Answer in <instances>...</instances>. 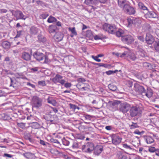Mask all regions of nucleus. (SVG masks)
Returning <instances> with one entry per match:
<instances>
[{"label": "nucleus", "instance_id": "9d476101", "mask_svg": "<svg viewBox=\"0 0 159 159\" xmlns=\"http://www.w3.org/2000/svg\"><path fill=\"white\" fill-rule=\"evenodd\" d=\"M111 138L112 143L114 145L118 144L121 142V139L117 135H112Z\"/></svg>", "mask_w": 159, "mask_h": 159}, {"label": "nucleus", "instance_id": "0eeeda50", "mask_svg": "<svg viewBox=\"0 0 159 159\" xmlns=\"http://www.w3.org/2000/svg\"><path fill=\"white\" fill-rule=\"evenodd\" d=\"M32 51L30 50V53L24 52L21 54V58L26 61H29L31 59V56L32 55Z\"/></svg>", "mask_w": 159, "mask_h": 159}, {"label": "nucleus", "instance_id": "052dcab7", "mask_svg": "<svg viewBox=\"0 0 159 159\" xmlns=\"http://www.w3.org/2000/svg\"><path fill=\"white\" fill-rule=\"evenodd\" d=\"M87 146L88 147L93 148V149L94 148V144L92 143H88Z\"/></svg>", "mask_w": 159, "mask_h": 159}, {"label": "nucleus", "instance_id": "cd10ccee", "mask_svg": "<svg viewBox=\"0 0 159 159\" xmlns=\"http://www.w3.org/2000/svg\"><path fill=\"white\" fill-rule=\"evenodd\" d=\"M38 40L39 42L44 43L46 41V39L42 35H39L38 36Z\"/></svg>", "mask_w": 159, "mask_h": 159}, {"label": "nucleus", "instance_id": "79ce46f5", "mask_svg": "<svg viewBox=\"0 0 159 159\" xmlns=\"http://www.w3.org/2000/svg\"><path fill=\"white\" fill-rule=\"evenodd\" d=\"M131 129H134L135 128H138L139 126L138 125L137 123H133L132 124L130 125Z\"/></svg>", "mask_w": 159, "mask_h": 159}, {"label": "nucleus", "instance_id": "2f4dec72", "mask_svg": "<svg viewBox=\"0 0 159 159\" xmlns=\"http://www.w3.org/2000/svg\"><path fill=\"white\" fill-rule=\"evenodd\" d=\"M139 8L142 10H148L147 7H145L141 2H139L138 4Z\"/></svg>", "mask_w": 159, "mask_h": 159}, {"label": "nucleus", "instance_id": "3c124183", "mask_svg": "<svg viewBox=\"0 0 159 159\" xmlns=\"http://www.w3.org/2000/svg\"><path fill=\"white\" fill-rule=\"evenodd\" d=\"M156 149L155 148L153 147H151L148 149L149 151L151 152H155Z\"/></svg>", "mask_w": 159, "mask_h": 159}, {"label": "nucleus", "instance_id": "a211bd4d", "mask_svg": "<svg viewBox=\"0 0 159 159\" xmlns=\"http://www.w3.org/2000/svg\"><path fill=\"white\" fill-rule=\"evenodd\" d=\"M146 15L150 18H156L157 16V14L153 11H148Z\"/></svg>", "mask_w": 159, "mask_h": 159}, {"label": "nucleus", "instance_id": "6ab92c4d", "mask_svg": "<svg viewBox=\"0 0 159 159\" xmlns=\"http://www.w3.org/2000/svg\"><path fill=\"white\" fill-rule=\"evenodd\" d=\"M57 30V27L55 25H51L49 26L48 31L49 33H53L55 32Z\"/></svg>", "mask_w": 159, "mask_h": 159}, {"label": "nucleus", "instance_id": "864d4df0", "mask_svg": "<svg viewBox=\"0 0 159 159\" xmlns=\"http://www.w3.org/2000/svg\"><path fill=\"white\" fill-rule=\"evenodd\" d=\"M126 13L129 15H134L135 13V11H126Z\"/></svg>", "mask_w": 159, "mask_h": 159}, {"label": "nucleus", "instance_id": "49530a36", "mask_svg": "<svg viewBox=\"0 0 159 159\" xmlns=\"http://www.w3.org/2000/svg\"><path fill=\"white\" fill-rule=\"evenodd\" d=\"M119 159H131L130 158H128L126 155L123 154H121L119 156Z\"/></svg>", "mask_w": 159, "mask_h": 159}, {"label": "nucleus", "instance_id": "ea45409f", "mask_svg": "<svg viewBox=\"0 0 159 159\" xmlns=\"http://www.w3.org/2000/svg\"><path fill=\"white\" fill-rule=\"evenodd\" d=\"M120 102L118 101H116L112 103V105L116 107H119L120 104Z\"/></svg>", "mask_w": 159, "mask_h": 159}, {"label": "nucleus", "instance_id": "a878e982", "mask_svg": "<svg viewBox=\"0 0 159 159\" xmlns=\"http://www.w3.org/2000/svg\"><path fill=\"white\" fill-rule=\"evenodd\" d=\"M115 33H116V35L118 37L121 36L122 37L123 36V34H124V31L121 29H119L117 31H116V30Z\"/></svg>", "mask_w": 159, "mask_h": 159}, {"label": "nucleus", "instance_id": "bb28decb", "mask_svg": "<svg viewBox=\"0 0 159 159\" xmlns=\"http://www.w3.org/2000/svg\"><path fill=\"white\" fill-rule=\"evenodd\" d=\"M141 21L139 18H135L133 20V25L139 26L141 24Z\"/></svg>", "mask_w": 159, "mask_h": 159}, {"label": "nucleus", "instance_id": "412c9836", "mask_svg": "<svg viewBox=\"0 0 159 159\" xmlns=\"http://www.w3.org/2000/svg\"><path fill=\"white\" fill-rule=\"evenodd\" d=\"M68 30L71 33V34H70V36L71 37H73L74 35H77V33L75 27L73 28L69 27L68 28Z\"/></svg>", "mask_w": 159, "mask_h": 159}, {"label": "nucleus", "instance_id": "774afa93", "mask_svg": "<svg viewBox=\"0 0 159 159\" xmlns=\"http://www.w3.org/2000/svg\"><path fill=\"white\" fill-rule=\"evenodd\" d=\"M138 39L142 42H144V40L143 37L139 36H138Z\"/></svg>", "mask_w": 159, "mask_h": 159}, {"label": "nucleus", "instance_id": "4d7b16f0", "mask_svg": "<svg viewBox=\"0 0 159 159\" xmlns=\"http://www.w3.org/2000/svg\"><path fill=\"white\" fill-rule=\"evenodd\" d=\"M122 145L123 147L124 148L130 150L132 149V148L129 146L127 144H123Z\"/></svg>", "mask_w": 159, "mask_h": 159}, {"label": "nucleus", "instance_id": "680f3d73", "mask_svg": "<svg viewBox=\"0 0 159 159\" xmlns=\"http://www.w3.org/2000/svg\"><path fill=\"white\" fill-rule=\"evenodd\" d=\"M144 132L143 131H142L141 132H140L138 130H136L134 132V134H137L139 135H141L142 134H143Z\"/></svg>", "mask_w": 159, "mask_h": 159}, {"label": "nucleus", "instance_id": "e433bc0d", "mask_svg": "<svg viewBox=\"0 0 159 159\" xmlns=\"http://www.w3.org/2000/svg\"><path fill=\"white\" fill-rule=\"evenodd\" d=\"M108 87L110 90L112 91H115L117 89L116 86L111 84H109L108 85Z\"/></svg>", "mask_w": 159, "mask_h": 159}, {"label": "nucleus", "instance_id": "f704fd0d", "mask_svg": "<svg viewBox=\"0 0 159 159\" xmlns=\"http://www.w3.org/2000/svg\"><path fill=\"white\" fill-rule=\"evenodd\" d=\"M154 47L155 50L159 52V41H156L154 43Z\"/></svg>", "mask_w": 159, "mask_h": 159}, {"label": "nucleus", "instance_id": "13d9d810", "mask_svg": "<svg viewBox=\"0 0 159 159\" xmlns=\"http://www.w3.org/2000/svg\"><path fill=\"white\" fill-rule=\"evenodd\" d=\"M39 143L40 144L43 146H46L47 144H48V143L47 142H45L43 140L41 139L40 140Z\"/></svg>", "mask_w": 159, "mask_h": 159}, {"label": "nucleus", "instance_id": "bf43d9fd", "mask_svg": "<svg viewBox=\"0 0 159 159\" xmlns=\"http://www.w3.org/2000/svg\"><path fill=\"white\" fill-rule=\"evenodd\" d=\"M38 84L42 86H44L46 85L45 82L44 81H39Z\"/></svg>", "mask_w": 159, "mask_h": 159}, {"label": "nucleus", "instance_id": "2eb2a0df", "mask_svg": "<svg viewBox=\"0 0 159 159\" xmlns=\"http://www.w3.org/2000/svg\"><path fill=\"white\" fill-rule=\"evenodd\" d=\"M23 155L27 159H35V155L34 154L30 152H26L23 154Z\"/></svg>", "mask_w": 159, "mask_h": 159}, {"label": "nucleus", "instance_id": "4c0bfd02", "mask_svg": "<svg viewBox=\"0 0 159 159\" xmlns=\"http://www.w3.org/2000/svg\"><path fill=\"white\" fill-rule=\"evenodd\" d=\"M133 18H128L127 19L128 22V26H131L133 25Z\"/></svg>", "mask_w": 159, "mask_h": 159}, {"label": "nucleus", "instance_id": "b1692460", "mask_svg": "<svg viewBox=\"0 0 159 159\" xmlns=\"http://www.w3.org/2000/svg\"><path fill=\"white\" fill-rule=\"evenodd\" d=\"M123 8L124 10H134V8L131 7L129 4L127 3H126L123 6Z\"/></svg>", "mask_w": 159, "mask_h": 159}, {"label": "nucleus", "instance_id": "423d86ee", "mask_svg": "<svg viewBox=\"0 0 159 159\" xmlns=\"http://www.w3.org/2000/svg\"><path fill=\"white\" fill-rule=\"evenodd\" d=\"M121 39L124 43L127 44H131L134 41V39L132 36L130 35L123 36Z\"/></svg>", "mask_w": 159, "mask_h": 159}, {"label": "nucleus", "instance_id": "39448f33", "mask_svg": "<svg viewBox=\"0 0 159 159\" xmlns=\"http://www.w3.org/2000/svg\"><path fill=\"white\" fill-rule=\"evenodd\" d=\"M129 114L131 117L136 116L139 113V108L137 106H133L130 107L129 109Z\"/></svg>", "mask_w": 159, "mask_h": 159}, {"label": "nucleus", "instance_id": "20e7f679", "mask_svg": "<svg viewBox=\"0 0 159 159\" xmlns=\"http://www.w3.org/2000/svg\"><path fill=\"white\" fill-rule=\"evenodd\" d=\"M124 58L126 59L129 61L131 62V61H135L137 58V57L134 53H129L125 52Z\"/></svg>", "mask_w": 159, "mask_h": 159}, {"label": "nucleus", "instance_id": "7ed1b4c3", "mask_svg": "<svg viewBox=\"0 0 159 159\" xmlns=\"http://www.w3.org/2000/svg\"><path fill=\"white\" fill-rule=\"evenodd\" d=\"M131 105L126 102L120 103V104L119 109L124 113H126L130 108Z\"/></svg>", "mask_w": 159, "mask_h": 159}, {"label": "nucleus", "instance_id": "603ef678", "mask_svg": "<svg viewBox=\"0 0 159 159\" xmlns=\"http://www.w3.org/2000/svg\"><path fill=\"white\" fill-rule=\"evenodd\" d=\"M51 142L52 143H56L57 144H60V143L59 141L56 139H54L53 138L51 139H50Z\"/></svg>", "mask_w": 159, "mask_h": 159}, {"label": "nucleus", "instance_id": "58836bf2", "mask_svg": "<svg viewBox=\"0 0 159 159\" xmlns=\"http://www.w3.org/2000/svg\"><path fill=\"white\" fill-rule=\"evenodd\" d=\"M113 54L116 55L117 57L124 58V57L125 55V52L122 53L113 52Z\"/></svg>", "mask_w": 159, "mask_h": 159}, {"label": "nucleus", "instance_id": "8fccbe9b", "mask_svg": "<svg viewBox=\"0 0 159 159\" xmlns=\"http://www.w3.org/2000/svg\"><path fill=\"white\" fill-rule=\"evenodd\" d=\"M44 61L43 63L48 64L50 62V60L48 59L47 56L45 55V57L44 58Z\"/></svg>", "mask_w": 159, "mask_h": 159}, {"label": "nucleus", "instance_id": "c85d7f7f", "mask_svg": "<svg viewBox=\"0 0 159 159\" xmlns=\"http://www.w3.org/2000/svg\"><path fill=\"white\" fill-rule=\"evenodd\" d=\"M96 2L97 1L95 0H85L84 3L87 5H90V4H95Z\"/></svg>", "mask_w": 159, "mask_h": 159}, {"label": "nucleus", "instance_id": "c03bdc74", "mask_svg": "<svg viewBox=\"0 0 159 159\" xmlns=\"http://www.w3.org/2000/svg\"><path fill=\"white\" fill-rule=\"evenodd\" d=\"M25 138L26 139H28L30 142L32 141V139L30 137V134L29 133L25 134Z\"/></svg>", "mask_w": 159, "mask_h": 159}, {"label": "nucleus", "instance_id": "dca6fc26", "mask_svg": "<svg viewBox=\"0 0 159 159\" xmlns=\"http://www.w3.org/2000/svg\"><path fill=\"white\" fill-rule=\"evenodd\" d=\"M62 77L61 76L57 74L52 79V81L55 83H59L61 79H62Z\"/></svg>", "mask_w": 159, "mask_h": 159}, {"label": "nucleus", "instance_id": "69168bd1", "mask_svg": "<svg viewBox=\"0 0 159 159\" xmlns=\"http://www.w3.org/2000/svg\"><path fill=\"white\" fill-rule=\"evenodd\" d=\"M93 150H94L93 148L88 147L87 148V150L86 151V152L88 153H90Z\"/></svg>", "mask_w": 159, "mask_h": 159}, {"label": "nucleus", "instance_id": "f03ea898", "mask_svg": "<svg viewBox=\"0 0 159 159\" xmlns=\"http://www.w3.org/2000/svg\"><path fill=\"white\" fill-rule=\"evenodd\" d=\"M102 28L104 31L112 34L115 33L116 30V27L115 25L107 23L104 24L102 25Z\"/></svg>", "mask_w": 159, "mask_h": 159}, {"label": "nucleus", "instance_id": "c756f323", "mask_svg": "<svg viewBox=\"0 0 159 159\" xmlns=\"http://www.w3.org/2000/svg\"><path fill=\"white\" fill-rule=\"evenodd\" d=\"M146 141L147 143L151 144L154 142V140L151 136H148L146 139Z\"/></svg>", "mask_w": 159, "mask_h": 159}, {"label": "nucleus", "instance_id": "72a5a7b5", "mask_svg": "<svg viewBox=\"0 0 159 159\" xmlns=\"http://www.w3.org/2000/svg\"><path fill=\"white\" fill-rule=\"evenodd\" d=\"M36 3L39 6H40L43 7H46L48 5L47 4H45L41 1H36Z\"/></svg>", "mask_w": 159, "mask_h": 159}, {"label": "nucleus", "instance_id": "de8ad7c7", "mask_svg": "<svg viewBox=\"0 0 159 159\" xmlns=\"http://www.w3.org/2000/svg\"><path fill=\"white\" fill-rule=\"evenodd\" d=\"M72 147L74 149L78 148H79L78 143L76 142H74L72 145Z\"/></svg>", "mask_w": 159, "mask_h": 159}, {"label": "nucleus", "instance_id": "a18cd8bd", "mask_svg": "<svg viewBox=\"0 0 159 159\" xmlns=\"http://www.w3.org/2000/svg\"><path fill=\"white\" fill-rule=\"evenodd\" d=\"M62 141L63 144L64 145L68 146L70 144V142L68 141L65 139H63L62 140Z\"/></svg>", "mask_w": 159, "mask_h": 159}, {"label": "nucleus", "instance_id": "ddd939ff", "mask_svg": "<svg viewBox=\"0 0 159 159\" xmlns=\"http://www.w3.org/2000/svg\"><path fill=\"white\" fill-rule=\"evenodd\" d=\"M103 151V147L101 145L96 146L94 149V154L97 155H98Z\"/></svg>", "mask_w": 159, "mask_h": 159}, {"label": "nucleus", "instance_id": "9b49d317", "mask_svg": "<svg viewBox=\"0 0 159 159\" xmlns=\"http://www.w3.org/2000/svg\"><path fill=\"white\" fill-rule=\"evenodd\" d=\"M64 37V34L61 32H58L56 33L54 36V39L57 42H60L62 40Z\"/></svg>", "mask_w": 159, "mask_h": 159}, {"label": "nucleus", "instance_id": "5701e85b", "mask_svg": "<svg viewBox=\"0 0 159 159\" xmlns=\"http://www.w3.org/2000/svg\"><path fill=\"white\" fill-rule=\"evenodd\" d=\"M16 16L17 18L19 19H23L24 18V15L22 13L19 11H17L16 12Z\"/></svg>", "mask_w": 159, "mask_h": 159}, {"label": "nucleus", "instance_id": "1a4fd4ad", "mask_svg": "<svg viewBox=\"0 0 159 159\" xmlns=\"http://www.w3.org/2000/svg\"><path fill=\"white\" fill-rule=\"evenodd\" d=\"M134 87L135 91L139 93L143 94L145 93V89L144 87L138 84H135Z\"/></svg>", "mask_w": 159, "mask_h": 159}, {"label": "nucleus", "instance_id": "6e6d98bb", "mask_svg": "<svg viewBox=\"0 0 159 159\" xmlns=\"http://www.w3.org/2000/svg\"><path fill=\"white\" fill-rule=\"evenodd\" d=\"M92 58L98 62H99L101 61V60L100 59H98V57L97 56H94L93 55L92 56Z\"/></svg>", "mask_w": 159, "mask_h": 159}, {"label": "nucleus", "instance_id": "f257e3e1", "mask_svg": "<svg viewBox=\"0 0 159 159\" xmlns=\"http://www.w3.org/2000/svg\"><path fill=\"white\" fill-rule=\"evenodd\" d=\"M31 102L33 107L39 109L42 105L43 100L42 98L36 96H33Z\"/></svg>", "mask_w": 159, "mask_h": 159}, {"label": "nucleus", "instance_id": "37998d69", "mask_svg": "<svg viewBox=\"0 0 159 159\" xmlns=\"http://www.w3.org/2000/svg\"><path fill=\"white\" fill-rule=\"evenodd\" d=\"M69 105L70 107L72 109L74 110V111L76 109H79V107L75 105L70 103L69 104Z\"/></svg>", "mask_w": 159, "mask_h": 159}, {"label": "nucleus", "instance_id": "6e6552de", "mask_svg": "<svg viewBox=\"0 0 159 159\" xmlns=\"http://www.w3.org/2000/svg\"><path fill=\"white\" fill-rule=\"evenodd\" d=\"M33 56L36 60L39 61L43 60L45 57V55L43 53L38 51L34 52Z\"/></svg>", "mask_w": 159, "mask_h": 159}, {"label": "nucleus", "instance_id": "e2e57ef3", "mask_svg": "<svg viewBox=\"0 0 159 159\" xmlns=\"http://www.w3.org/2000/svg\"><path fill=\"white\" fill-rule=\"evenodd\" d=\"M64 86L66 88H69L71 86V84L70 83H66L64 84Z\"/></svg>", "mask_w": 159, "mask_h": 159}, {"label": "nucleus", "instance_id": "0e129e2a", "mask_svg": "<svg viewBox=\"0 0 159 159\" xmlns=\"http://www.w3.org/2000/svg\"><path fill=\"white\" fill-rule=\"evenodd\" d=\"M100 66V67L102 66L104 67L105 68H108L110 66L107 64H104L102 63H101V65Z\"/></svg>", "mask_w": 159, "mask_h": 159}, {"label": "nucleus", "instance_id": "c9c22d12", "mask_svg": "<svg viewBox=\"0 0 159 159\" xmlns=\"http://www.w3.org/2000/svg\"><path fill=\"white\" fill-rule=\"evenodd\" d=\"M138 53L140 56L144 57L146 55V53L145 51L141 48H139L138 50Z\"/></svg>", "mask_w": 159, "mask_h": 159}, {"label": "nucleus", "instance_id": "a19ab883", "mask_svg": "<svg viewBox=\"0 0 159 159\" xmlns=\"http://www.w3.org/2000/svg\"><path fill=\"white\" fill-rule=\"evenodd\" d=\"M48 16V14L47 12L43 13L40 16V18L42 19H46Z\"/></svg>", "mask_w": 159, "mask_h": 159}, {"label": "nucleus", "instance_id": "09e8293b", "mask_svg": "<svg viewBox=\"0 0 159 159\" xmlns=\"http://www.w3.org/2000/svg\"><path fill=\"white\" fill-rule=\"evenodd\" d=\"M23 32L22 30L17 31V34L15 38H17L20 37L22 35V33Z\"/></svg>", "mask_w": 159, "mask_h": 159}, {"label": "nucleus", "instance_id": "aec40b11", "mask_svg": "<svg viewBox=\"0 0 159 159\" xmlns=\"http://www.w3.org/2000/svg\"><path fill=\"white\" fill-rule=\"evenodd\" d=\"M143 93L145 94V95L148 98H150L152 96L153 94V92L152 90L151 89H148L147 91L146 92L145 90V93Z\"/></svg>", "mask_w": 159, "mask_h": 159}, {"label": "nucleus", "instance_id": "473e14b6", "mask_svg": "<svg viewBox=\"0 0 159 159\" xmlns=\"http://www.w3.org/2000/svg\"><path fill=\"white\" fill-rule=\"evenodd\" d=\"M57 21V19L55 17L53 16H50L48 19L47 21L48 23H52L54 22H56Z\"/></svg>", "mask_w": 159, "mask_h": 159}, {"label": "nucleus", "instance_id": "5fc2aeb1", "mask_svg": "<svg viewBox=\"0 0 159 159\" xmlns=\"http://www.w3.org/2000/svg\"><path fill=\"white\" fill-rule=\"evenodd\" d=\"M17 125L22 129H24L25 127V124L23 123H18Z\"/></svg>", "mask_w": 159, "mask_h": 159}, {"label": "nucleus", "instance_id": "f3484780", "mask_svg": "<svg viewBox=\"0 0 159 159\" xmlns=\"http://www.w3.org/2000/svg\"><path fill=\"white\" fill-rule=\"evenodd\" d=\"M2 45L3 47L5 49L9 48L11 46L10 43L7 41H3L2 43Z\"/></svg>", "mask_w": 159, "mask_h": 159}, {"label": "nucleus", "instance_id": "7c9ffc66", "mask_svg": "<svg viewBox=\"0 0 159 159\" xmlns=\"http://www.w3.org/2000/svg\"><path fill=\"white\" fill-rule=\"evenodd\" d=\"M126 3V2L125 0H118V4L119 6L121 7H122Z\"/></svg>", "mask_w": 159, "mask_h": 159}, {"label": "nucleus", "instance_id": "338daca9", "mask_svg": "<svg viewBox=\"0 0 159 159\" xmlns=\"http://www.w3.org/2000/svg\"><path fill=\"white\" fill-rule=\"evenodd\" d=\"M92 35L91 31L90 30H88L86 32V35L87 36L90 37Z\"/></svg>", "mask_w": 159, "mask_h": 159}, {"label": "nucleus", "instance_id": "4468645a", "mask_svg": "<svg viewBox=\"0 0 159 159\" xmlns=\"http://www.w3.org/2000/svg\"><path fill=\"white\" fill-rule=\"evenodd\" d=\"M143 29L147 33H151L153 32L151 27L149 24H145L143 26Z\"/></svg>", "mask_w": 159, "mask_h": 159}, {"label": "nucleus", "instance_id": "393cba45", "mask_svg": "<svg viewBox=\"0 0 159 159\" xmlns=\"http://www.w3.org/2000/svg\"><path fill=\"white\" fill-rule=\"evenodd\" d=\"M38 32V29L34 26L32 27L30 29V33L32 34H35Z\"/></svg>", "mask_w": 159, "mask_h": 159}, {"label": "nucleus", "instance_id": "4be33fe9", "mask_svg": "<svg viewBox=\"0 0 159 159\" xmlns=\"http://www.w3.org/2000/svg\"><path fill=\"white\" fill-rule=\"evenodd\" d=\"M48 103L52 104L53 106H55L57 104V102L55 100L52 99L51 97H48L47 99Z\"/></svg>", "mask_w": 159, "mask_h": 159}, {"label": "nucleus", "instance_id": "f8f14e48", "mask_svg": "<svg viewBox=\"0 0 159 159\" xmlns=\"http://www.w3.org/2000/svg\"><path fill=\"white\" fill-rule=\"evenodd\" d=\"M145 40L148 44H151L154 42V39L153 37L150 34L146 33Z\"/></svg>", "mask_w": 159, "mask_h": 159}]
</instances>
